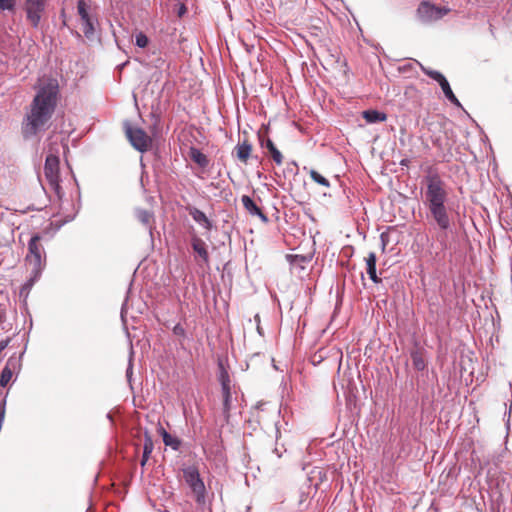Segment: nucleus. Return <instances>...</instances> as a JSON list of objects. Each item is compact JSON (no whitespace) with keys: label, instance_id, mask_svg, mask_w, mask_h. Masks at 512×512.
<instances>
[{"label":"nucleus","instance_id":"1","mask_svg":"<svg viewBox=\"0 0 512 512\" xmlns=\"http://www.w3.org/2000/svg\"><path fill=\"white\" fill-rule=\"evenodd\" d=\"M424 183L426 186L424 204L428 209V218H431L442 232H446L451 227L450 208L446 205L448 201L447 185L436 171H429L424 177ZM437 239L442 248L446 249V233L439 234Z\"/></svg>","mask_w":512,"mask_h":512},{"label":"nucleus","instance_id":"2","mask_svg":"<svg viewBox=\"0 0 512 512\" xmlns=\"http://www.w3.org/2000/svg\"><path fill=\"white\" fill-rule=\"evenodd\" d=\"M59 85L56 79H48L35 95L23 125L25 137L36 135L51 119L56 105Z\"/></svg>","mask_w":512,"mask_h":512},{"label":"nucleus","instance_id":"3","mask_svg":"<svg viewBox=\"0 0 512 512\" xmlns=\"http://www.w3.org/2000/svg\"><path fill=\"white\" fill-rule=\"evenodd\" d=\"M183 480L190 489V493L197 504V507L201 510L208 508L211 510V499L204 484L203 479L200 476V472L197 466L190 465L181 469Z\"/></svg>","mask_w":512,"mask_h":512},{"label":"nucleus","instance_id":"4","mask_svg":"<svg viewBox=\"0 0 512 512\" xmlns=\"http://www.w3.org/2000/svg\"><path fill=\"white\" fill-rule=\"evenodd\" d=\"M125 135L131 145L140 152H146L152 146V138L141 128L126 123Z\"/></svg>","mask_w":512,"mask_h":512},{"label":"nucleus","instance_id":"5","mask_svg":"<svg viewBox=\"0 0 512 512\" xmlns=\"http://www.w3.org/2000/svg\"><path fill=\"white\" fill-rule=\"evenodd\" d=\"M48 0H25L23 9L26 13V19L33 28L40 24L42 15L45 12Z\"/></svg>","mask_w":512,"mask_h":512},{"label":"nucleus","instance_id":"6","mask_svg":"<svg viewBox=\"0 0 512 512\" xmlns=\"http://www.w3.org/2000/svg\"><path fill=\"white\" fill-rule=\"evenodd\" d=\"M45 177L51 188L59 194L60 192V175H59V158L54 154L46 157L44 165Z\"/></svg>","mask_w":512,"mask_h":512},{"label":"nucleus","instance_id":"7","mask_svg":"<svg viewBox=\"0 0 512 512\" xmlns=\"http://www.w3.org/2000/svg\"><path fill=\"white\" fill-rule=\"evenodd\" d=\"M40 236L34 235L28 243V254L26 260L33 266L35 272H39L42 266L44 248L40 243Z\"/></svg>","mask_w":512,"mask_h":512},{"label":"nucleus","instance_id":"8","mask_svg":"<svg viewBox=\"0 0 512 512\" xmlns=\"http://www.w3.org/2000/svg\"><path fill=\"white\" fill-rule=\"evenodd\" d=\"M219 381L222 387L223 411L226 416H229V412L232 406L231 380L228 372L223 368L221 369Z\"/></svg>","mask_w":512,"mask_h":512},{"label":"nucleus","instance_id":"9","mask_svg":"<svg viewBox=\"0 0 512 512\" xmlns=\"http://www.w3.org/2000/svg\"><path fill=\"white\" fill-rule=\"evenodd\" d=\"M77 12L81 18L83 23V32L85 36L90 37L94 34L95 28L93 20L89 13V4L85 0H78L77 2Z\"/></svg>","mask_w":512,"mask_h":512},{"label":"nucleus","instance_id":"10","mask_svg":"<svg viewBox=\"0 0 512 512\" xmlns=\"http://www.w3.org/2000/svg\"><path fill=\"white\" fill-rule=\"evenodd\" d=\"M417 16L423 22H431L442 17L441 9L435 5L423 1L417 8Z\"/></svg>","mask_w":512,"mask_h":512},{"label":"nucleus","instance_id":"11","mask_svg":"<svg viewBox=\"0 0 512 512\" xmlns=\"http://www.w3.org/2000/svg\"><path fill=\"white\" fill-rule=\"evenodd\" d=\"M410 357L414 369L417 371H423L427 367L426 350L422 347L415 346L411 352Z\"/></svg>","mask_w":512,"mask_h":512},{"label":"nucleus","instance_id":"12","mask_svg":"<svg viewBox=\"0 0 512 512\" xmlns=\"http://www.w3.org/2000/svg\"><path fill=\"white\" fill-rule=\"evenodd\" d=\"M241 202L245 210L252 216H258L262 221L266 222L268 220L267 216L263 213V211L256 205L251 197L248 195H243L241 198Z\"/></svg>","mask_w":512,"mask_h":512},{"label":"nucleus","instance_id":"13","mask_svg":"<svg viewBox=\"0 0 512 512\" xmlns=\"http://www.w3.org/2000/svg\"><path fill=\"white\" fill-rule=\"evenodd\" d=\"M365 263H366V272L369 275V278L376 284L381 283V278L378 277L376 272V262H377V256L375 252H369L368 255L365 257Z\"/></svg>","mask_w":512,"mask_h":512},{"label":"nucleus","instance_id":"14","mask_svg":"<svg viewBox=\"0 0 512 512\" xmlns=\"http://www.w3.org/2000/svg\"><path fill=\"white\" fill-rule=\"evenodd\" d=\"M191 245L195 253L205 262L209 263V253L206 248L205 242L198 236L192 237Z\"/></svg>","mask_w":512,"mask_h":512},{"label":"nucleus","instance_id":"15","mask_svg":"<svg viewBox=\"0 0 512 512\" xmlns=\"http://www.w3.org/2000/svg\"><path fill=\"white\" fill-rule=\"evenodd\" d=\"M137 220L150 231L153 229L155 224L154 214L151 211L145 209H137L135 211Z\"/></svg>","mask_w":512,"mask_h":512},{"label":"nucleus","instance_id":"16","mask_svg":"<svg viewBox=\"0 0 512 512\" xmlns=\"http://www.w3.org/2000/svg\"><path fill=\"white\" fill-rule=\"evenodd\" d=\"M235 150L238 160L242 163H247L252 152V145L247 139H245L243 142L238 143Z\"/></svg>","mask_w":512,"mask_h":512},{"label":"nucleus","instance_id":"17","mask_svg":"<svg viewBox=\"0 0 512 512\" xmlns=\"http://www.w3.org/2000/svg\"><path fill=\"white\" fill-rule=\"evenodd\" d=\"M157 431L162 436L163 442L166 446L171 447L173 450H178L180 448L181 440L178 437L169 434L161 425H159Z\"/></svg>","mask_w":512,"mask_h":512},{"label":"nucleus","instance_id":"18","mask_svg":"<svg viewBox=\"0 0 512 512\" xmlns=\"http://www.w3.org/2000/svg\"><path fill=\"white\" fill-rule=\"evenodd\" d=\"M188 156L195 164L201 168H206L209 165L208 157L195 147H190Z\"/></svg>","mask_w":512,"mask_h":512},{"label":"nucleus","instance_id":"19","mask_svg":"<svg viewBox=\"0 0 512 512\" xmlns=\"http://www.w3.org/2000/svg\"><path fill=\"white\" fill-rule=\"evenodd\" d=\"M16 363H17V361L14 358L8 359L7 364L4 367V369L2 370V373L0 375V386L1 387H6L9 384V382L11 381L12 376H13V370L11 369V367H15Z\"/></svg>","mask_w":512,"mask_h":512},{"label":"nucleus","instance_id":"20","mask_svg":"<svg viewBox=\"0 0 512 512\" xmlns=\"http://www.w3.org/2000/svg\"><path fill=\"white\" fill-rule=\"evenodd\" d=\"M154 449V444L151 435L146 431L143 445V455L141 459V466L144 467Z\"/></svg>","mask_w":512,"mask_h":512},{"label":"nucleus","instance_id":"21","mask_svg":"<svg viewBox=\"0 0 512 512\" xmlns=\"http://www.w3.org/2000/svg\"><path fill=\"white\" fill-rule=\"evenodd\" d=\"M362 117L368 123L384 122L387 119V115L377 110H366L362 112Z\"/></svg>","mask_w":512,"mask_h":512},{"label":"nucleus","instance_id":"22","mask_svg":"<svg viewBox=\"0 0 512 512\" xmlns=\"http://www.w3.org/2000/svg\"><path fill=\"white\" fill-rule=\"evenodd\" d=\"M190 215L192 218L199 224L203 225L207 230H210L212 228L211 221L207 218L204 212L197 208H193L190 211Z\"/></svg>","mask_w":512,"mask_h":512},{"label":"nucleus","instance_id":"23","mask_svg":"<svg viewBox=\"0 0 512 512\" xmlns=\"http://www.w3.org/2000/svg\"><path fill=\"white\" fill-rule=\"evenodd\" d=\"M262 145H264V146L268 149V151H269V153H270V155H271V157H272L273 161H274L277 165H281V164H282V162H283V156H282L281 152L276 148V146H275V144L273 143V141H272L271 139H269V138H268V139L265 141V143H263Z\"/></svg>","mask_w":512,"mask_h":512},{"label":"nucleus","instance_id":"24","mask_svg":"<svg viewBox=\"0 0 512 512\" xmlns=\"http://www.w3.org/2000/svg\"><path fill=\"white\" fill-rule=\"evenodd\" d=\"M444 95L446 96V98L451 102L453 103L454 105L456 106H461L458 98L455 96V94L453 93L450 85H449V82L447 81L446 78H444L440 83H439Z\"/></svg>","mask_w":512,"mask_h":512},{"label":"nucleus","instance_id":"25","mask_svg":"<svg viewBox=\"0 0 512 512\" xmlns=\"http://www.w3.org/2000/svg\"><path fill=\"white\" fill-rule=\"evenodd\" d=\"M309 175L314 182L318 183L319 185L329 187V181L324 176H322L318 171L312 169L310 170Z\"/></svg>","mask_w":512,"mask_h":512},{"label":"nucleus","instance_id":"26","mask_svg":"<svg viewBox=\"0 0 512 512\" xmlns=\"http://www.w3.org/2000/svg\"><path fill=\"white\" fill-rule=\"evenodd\" d=\"M135 44L140 48H145L149 44V39L143 32H138L135 36Z\"/></svg>","mask_w":512,"mask_h":512},{"label":"nucleus","instance_id":"27","mask_svg":"<svg viewBox=\"0 0 512 512\" xmlns=\"http://www.w3.org/2000/svg\"><path fill=\"white\" fill-rule=\"evenodd\" d=\"M424 73L427 76H429L431 79L437 81L438 83H440L445 78V76L442 73H440L439 71H436V70L424 69Z\"/></svg>","mask_w":512,"mask_h":512},{"label":"nucleus","instance_id":"28","mask_svg":"<svg viewBox=\"0 0 512 512\" xmlns=\"http://www.w3.org/2000/svg\"><path fill=\"white\" fill-rule=\"evenodd\" d=\"M16 0H0V10H13Z\"/></svg>","mask_w":512,"mask_h":512},{"label":"nucleus","instance_id":"29","mask_svg":"<svg viewBox=\"0 0 512 512\" xmlns=\"http://www.w3.org/2000/svg\"><path fill=\"white\" fill-rule=\"evenodd\" d=\"M173 333H174L176 336L185 337V329H184V327H183L181 324H176V325L173 327Z\"/></svg>","mask_w":512,"mask_h":512},{"label":"nucleus","instance_id":"30","mask_svg":"<svg viewBox=\"0 0 512 512\" xmlns=\"http://www.w3.org/2000/svg\"><path fill=\"white\" fill-rule=\"evenodd\" d=\"M10 342V339H5V340H2L0 341V354L2 353V351L8 346Z\"/></svg>","mask_w":512,"mask_h":512},{"label":"nucleus","instance_id":"31","mask_svg":"<svg viewBox=\"0 0 512 512\" xmlns=\"http://www.w3.org/2000/svg\"><path fill=\"white\" fill-rule=\"evenodd\" d=\"M4 318V313L0 310V322L3 320Z\"/></svg>","mask_w":512,"mask_h":512}]
</instances>
